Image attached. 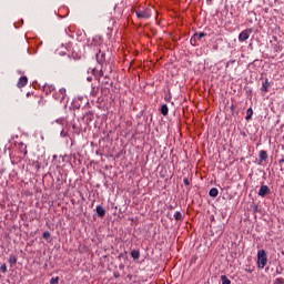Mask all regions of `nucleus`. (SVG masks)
<instances>
[{"label":"nucleus","mask_w":284,"mask_h":284,"mask_svg":"<svg viewBox=\"0 0 284 284\" xmlns=\"http://www.w3.org/2000/svg\"><path fill=\"white\" fill-rule=\"evenodd\" d=\"M257 264L258 267L263 270L265 265H267V254L265 253V250H260L257 253Z\"/></svg>","instance_id":"nucleus-1"},{"label":"nucleus","mask_w":284,"mask_h":284,"mask_svg":"<svg viewBox=\"0 0 284 284\" xmlns=\"http://www.w3.org/2000/svg\"><path fill=\"white\" fill-rule=\"evenodd\" d=\"M250 32H252V29L244 30L242 33L239 36L240 41H247L250 39Z\"/></svg>","instance_id":"nucleus-2"},{"label":"nucleus","mask_w":284,"mask_h":284,"mask_svg":"<svg viewBox=\"0 0 284 284\" xmlns=\"http://www.w3.org/2000/svg\"><path fill=\"white\" fill-rule=\"evenodd\" d=\"M135 14L139 19H150V17H152V14L148 11H138Z\"/></svg>","instance_id":"nucleus-3"},{"label":"nucleus","mask_w":284,"mask_h":284,"mask_svg":"<svg viewBox=\"0 0 284 284\" xmlns=\"http://www.w3.org/2000/svg\"><path fill=\"white\" fill-rule=\"evenodd\" d=\"M28 85V78L21 77L17 83V88H26Z\"/></svg>","instance_id":"nucleus-4"},{"label":"nucleus","mask_w":284,"mask_h":284,"mask_svg":"<svg viewBox=\"0 0 284 284\" xmlns=\"http://www.w3.org/2000/svg\"><path fill=\"white\" fill-rule=\"evenodd\" d=\"M267 194H270V187H267V185H262L258 191V196H265Z\"/></svg>","instance_id":"nucleus-5"},{"label":"nucleus","mask_w":284,"mask_h":284,"mask_svg":"<svg viewBox=\"0 0 284 284\" xmlns=\"http://www.w3.org/2000/svg\"><path fill=\"white\" fill-rule=\"evenodd\" d=\"M203 37H205V33L204 32H201L200 34H194L191 39V43L192 45H196V40L197 39H203Z\"/></svg>","instance_id":"nucleus-6"},{"label":"nucleus","mask_w":284,"mask_h":284,"mask_svg":"<svg viewBox=\"0 0 284 284\" xmlns=\"http://www.w3.org/2000/svg\"><path fill=\"white\" fill-rule=\"evenodd\" d=\"M98 216L103 219L105 216V209L103 206H97Z\"/></svg>","instance_id":"nucleus-7"},{"label":"nucleus","mask_w":284,"mask_h":284,"mask_svg":"<svg viewBox=\"0 0 284 284\" xmlns=\"http://www.w3.org/2000/svg\"><path fill=\"white\" fill-rule=\"evenodd\" d=\"M271 85H272V83L270 82V80H265V82L262 84L263 92H267V90H270Z\"/></svg>","instance_id":"nucleus-8"},{"label":"nucleus","mask_w":284,"mask_h":284,"mask_svg":"<svg viewBox=\"0 0 284 284\" xmlns=\"http://www.w3.org/2000/svg\"><path fill=\"white\" fill-rule=\"evenodd\" d=\"M260 161H267V151L260 152Z\"/></svg>","instance_id":"nucleus-9"},{"label":"nucleus","mask_w":284,"mask_h":284,"mask_svg":"<svg viewBox=\"0 0 284 284\" xmlns=\"http://www.w3.org/2000/svg\"><path fill=\"white\" fill-rule=\"evenodd\" d=\"M210 196H213V197L219 196V190L216 187L211 189Z\"/></svg>","instance_id":"nucleus-10"},{"label":"nucleus","mask_w":284,"mask_h":284,"mask_svg":"<svg viewBox=\"0 0 284 284\" xmlns=\"http://www.w3.org/2000/svg\"><path fill=\"white\" fill-rule=\"evenodd\" d=\"M168 104H163L161 108V113L163 114V116H168Z\"/></svg>","instance_id":"nucleus-11"},{"label":"nucleus","mask_w":284,"mask_h":284,"mask_svg":"<svg viewBox=\"0 0 284 284\" xmlns=\"http://www.w3.org/2000/svg\"><path fill=\"white\" fill-rule=\"evenodd\" d=\"M252 114H254V111L252 110V108H250L247 111H246V121H250V119H252Z\"/></svg>","instance_id":"nucleus-12"},{"label":"nucleus","mask_w":284,"mask_h":284,"mask_svg":"<svg viewBox=\"0 0 284 284\" xmlns=\"http://www.w3.org/2000/svg\"><path fill=\"white\" fill-rule=\"evenodd\" d=\"M9 263L10 265H17V257L14 255H10Z\"/></svg>","instance_id":"nucleus-13"},{"label":"nucleus","mask_w":284,"mask_h":284,"mask_svg":"<svg viewBox=\"0 0 284 284\" xmlns=\"http://www.w3.org/2000/svg\"><path fill=\"white\" fill-rule=\"evenodd\" d=\"M221 280H222V284H231L232 282L230 281V278H227L226 275H222L221 276Z\"/></svg>","instance_id":"nucleus-14"},{"label":"nucleus","mask_w":284,"mask_h":284,"mask_svg":"<svg viewBox=\"0 0 284 284\" xmlns=\"http://www.w3.org/2000/svg\"><path fill=\"white\" fill-rule=\"evenodd\" d=\"M131 256H132V258L136 260V258H139V256H141V253L139 251H132Z\"/></svg>","instance_id":"nucleus-15"},{"label":"nucleus","mask_w":284,"mask_h":284,"mask_svg":"<svg viewBox=\"0 0 284 284\" xmlns=\"http://www.w3.org/2000/svg\"><path fill=\"white\" fill-rule=\"evenodd\" d=\"M174 219H175V221H181L183 219V215L181 214V212H176L174 214Z\"/></svg>","instance_id":"nucleus-16"},{"label":"nucleus","mask_w":284,"mask_h":284,"mask_svg":"<svg viewBox=\"0 0 284 284\" xmlns=\"http://www.w3.org/2000/svg\"><path fill=\"white\" fill-rule=\"evenodd\" d=\"M0 271L3 272V273L8 272V266H6V264H2L0 266Z\"/></svg>","instance_id":"nucleus-17"},{"label":"nucleus","mask_w":284,"mask_h":284,"mask_svg":"<svg viewBox=\"0 0 284 284\" xmlns=\"http://www.w3.org/2000/svg\"><path fill=\"white\" fill-rule=\"evenodd\" d=\"M51 284H59V277H53L50 281Z\"/></svg>","instance_id":"nucleus-18"},{"label":"nucleus","mask_w":284,"mask_h":284,"mask_svg":"<svg viewBox=\"0 0 284 284\" xmlns=\"http://www.w3.org/2000/svg\"><path fill=\"white\" fill-rule=\"evenodd\" d=\"M43 239H50V232H44L43 233Z\"/></svg>","instance_id":"nucleus-19"},{"label":"nucleus","mask_w":284,"mask_h":284,"mask_svg":"<svg viewBox=\"0 0 284 284\" xmlns=\"http://www.w3.org/2000/svg\"><path fill=\"white\" fill-rule=\"evenodd\" d=\"M184 183H185V185H190V180L184 179Z\"/></svg>","instance_id":"nucleus-20"},{"label":"nucleus","mask_w":284,"mask_h":284,"mask_svg":"<svg viewBox=\"0 0 284 284\" xmlns=\"http://www.w3.org/2000/svg\"><path fill=\"white\" fill-rule=\"evenodd\" d=\"M32 95H34V92H31V93L28 92V93H27V97H32Z\"/></svg>","instance_id":"nucleus-21"},{"label":"nucleus","mask_w":284,"mask_h":284,"mask_svg":"<svg viewBox=\"0 0 284 284\" xmlns=\"http://www.w3.org/2000/svg\"><path fill=\"white\" fill-rule=\"evenodd\" d=\"M234 110H235V106H234V104H232L231 105V112H234Z\"/></svg>","instance_id":"nucleus-22"}]
</instances>
